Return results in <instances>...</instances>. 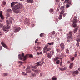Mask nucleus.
<instances>
[{
	"label": "nucleus",
	"instance_id": "f257e3e1",
	"mask_svg": "<svg viewBox=\"0 0 80 80\" xmlns=\"http://www.w3.org/2000/svg\"><path fill=\"white\" fill-rule=\"evenodd\" d=\"M16 2H12L11 3V7L12 8V10L15 13H19L20 11L19 10V8H22L23 7V5L21 4H18L14 6H13L14 5H15Z\"/></svg>",
	"mask_w": 80,
	"mask_h": 80
},
{
	"label": "nucleus",
	"instance_id": "f03ea898",
	"mask_svg": "<svg viewBox=\"0 0 80 80\" xmlns=\"http://www.w3.org/2000/svg\"><path fill=\"white\" fill-rule=\"evenodd\" d=\"M28 57V55L27 54L26 55L24 56V53H22V54L18 55V58L20 59L21 60H23V61L26 60Z\"/></svg>",
	"mask_w": 80,
	"mask_h": 80
},
{
	"label": "nucleus",
	"instance_id": "7ed1b4c3",
	"mask_svg": "<svg viewBox=\"0 0 80 80\" xmlns=\"http://www.w3.org/2000/svg\"><path fill=\"white\" fill-rule=\"evenodd\" d=\"M44 60L43 59H42L39 62H37L35 63V66L38 67V66H42V65L44 63Z\"/></svg>",
	"mask_w": 80,
	"mask_h": 80
},
{
	"label": "nucleus",
	"instance_id": "20e7f679",
	"mask_svg": "<svg viewBox=\"0 0 80 80\" xmlns=\"http://www.w3.org/2000/svg\"><path fill=\"white\" fill-rule=\"evenodd\" d=\"M20 28L16 26L14 28L13 32L14 33H17L20 30Z\"/></svg>",
	"mask_w": 80,
	"mask_h": 80
},
{
	"label": "nucleus",
	"instance_id": "39448f33",
	"mask_svg": "<svg viewBox=\"0 0 80 80\" xmlns=\"http://www.w3.org/2000/svg\"><path fill=\"white\" fill-rule=\"evenodd\" d=\"M72 31H70V32H69L68 34V38H69V39H68V42H70V37L72 36Z\"/></svg>",
	"mask_w": 80,
	"mask_h": 80
},
{
	"label": "nucleus",
	"instance_id": "423d86ee",
	"mask_svg": "<svg viewBox=\"0 0 80 80\" xmlns=\"http://www.w3.org/2000/svg\"><path fill=\"white\" fill-rule=\"evenodd\" d=\"M10 28V27L9 26V25H7L6 27H5V26H4V27L2 28V30H4V31H7V30H6V29H9Z\"/></svg>",
	"mask_w": 80,
	"mask_h": 80
},
{
	"label": "nucleus",
	"instance_id": "0eeeda50",
	"mask_svg": "<svg viewBox=\"0 0 80 80\" xmlns=\"http://www.w3.org/2000/svg\"><path fill=\"white\" fill-rule=\"evenodd\" d=\"M50 50H51V48H46L44 50L43 53H47L48 51H50Z\"/></svg>",
	"mask_w": 80,
	"mask_h": 80
},
{
	"label": "nucleus",
	"instance_id": "6e6552de",
	"mask_svg": "<svg viewBox=\"0 0 80 80\" xmlns=\"http://www.w3.org/2000/svg\"><path fill=\"white\" fill-rule=\"evenodd\" d=\"M0 17L2 20H4L5 18L3 16V14H2V12L1 11H0Z\"/></svg>",
	"mask_w": 80,
	"mask_h": 80
},
{
	"label": "nucleus",
	"instance_id": "1a4fd4ad",
	"mask_svg": "<svg viewBox=\"0 0 80 80\" xmlns=\"http://www.w3.org/2000/svg\"><path fill=\"white\" fill-rule=\"evenodd\" d=\"M65 3H68L69 5H71L72 2L70 0H65L64 1Z\"/></svg>",
	"mask_w": 80,
	"mask_h": 80
},
{
	"label": "nucleus",
	"instance_id": "9d476101",
	"mask_svg": "<svg viewBox=\"0 0 80 80\" xmlns=\"http://www.w3.org/2000/svg\"><path fill=\"white\" fill-rule=\"evenodd\" d=\"M29 20L28 19L26 18L25 19L24 21V24H25L26 25H27V24H28V23H29Z\"/></svg>",
	"mask_w": 80,
	"mask_h": 80
},
{
	"label": "nucleus",
	"instance_id": "9b49d317",
	"mask_svg": "<svg viewBox=\"0 0 80 80\" xmlns=\"http://www.w3.org/2000/svg\"><path fill=\"white\" fill-rule=\"evenodd\" d=\"M60 47L61 48V51H62V50H63L64 49V44L63 43H61L60 44Z\"/></svg>",
	"mask_w": 80,
	"mask_h": 80
},
{
	"label": "nucleus",
	"instance_id": "f8f14e48",
	"mask_svg": "<svg viewBox=\"0 0 80 80\" xmlns=\"http://www.w3.org/2000/svg\"><path fill=\"white\" fill-rule=\"evenodd\" d=\"M1 44L2 46L4 47V48H6V49L8 48V47H7V45H6L3 43V42H2Z\"/></svg>",
	"mask_w": 80,
	"mask_h": 80
},
{
	"label": "nucleus",
	"instance_id": "ddd939ff",
	"mask_svg": "<svg viewBox=\"0 0 80 80\" xmlns=\"http://www.w3.org/2000/svg\"><path fill=\"white\" fill-rule=\"evenodd\" d=\"M41 50V48L39 47H37L35 48V50H36L37 52H38Z\"/></svg>",
	"mask_w": 80,
	"mask_h": 80
},
{
	"label": "nucleus",
	"instance_id": "4468645a",
	"mask_svg": "<svg viewBox=\"0 0 80 80\" xmlns=\"http://www.w3.org/2000/svg\"><path fill=\"white\" fill-rule=\"evenodd\" d=\"M73 63L72 62H71L70 64L69 68H70V69H72V68H73Z\"/></svg>",
	"mask_w": 80,
	"mask_h": 80
},
{
	"label": "nucleus",
	"instance_id": "2eb2a0df",
	"mask_svg": "<svg viewBox=\"0 0 80 80\" xmlns=\"http://www.w3.org/2000/svg\"><path fill=\"white\" fill-rule=\"evenodd\" d=\"M32 71H34V72H35L37 73H39V72H40V70H39L36 69L34 70V69H32Z\"/></svg>",
	"mask_w": 80,
	"mask_h": 80
},
{
	"label": "nucleus",
	"instance_id": "dca6fc26",
	"mask_svg": "<svg viewBox=\"0 0 80 80\" xmlns=\"http://www.w3.org/2000/svg\"><path fill=\"white\" fill-rule=\"evenodd\" d=\"M27 2L29 3H32L33 2V0H27Z\"/></svg>",
	"mask_w": 80,
	"mask_h": 80
},
{
	"label": "nucleus",
	"instance_id": "f3484780",
	"mask_svg": "<svg viewBox=\"0 0 80 80\" xmlns=\"http://www.w3.org/2000/svg\"><path fill=\"white\" fill-rule=\"evenodd\" d=\"M72 74H73V75H75L76 74H78V71L77 70L74 71L73 72Z\"/></svg>",
	"mask_w": 80,
	"mask_h": 80
},
{
	"label": "nucleus",
	"instance_id": "a211bd4d",
	"mask_svg": "<svg viewBox=\"0 0 80 80\" xmlns=\"http://www.w3.org/2000/svg\"><path fill=\"white\" fill-rule=\"evenodd\" d=\"M72 22H73V24H75L77 22V20L76 19H74L73 20Z\"/></svg>",
	"mask_w": 80,
	"mask_h": 80
},
{
	"label": "nucleus",
	"instance_id": "6ab92c4d",
	"mask_svg": "<svg viewBox=\"0 0 80 80\" xmlns=\"http://www.w3.org/2000/svg\"><path fill=\"white\" fill-rule=\"evenodd\" d=\"M47 55L48 57V58H51L52 57V54H51L49 53H48Z\"/></svg>",
	"mask_w": 80,
	"mask_h": 80
},
{
	"label": "nucleus",
	"instance_id": "aec40b11",
	"mask_svg": "<svg viewBox=\"0 0 80 80\" xmlns=\"http://www.w3.org/2000/svg\"><path fill=\"white\" fill-rule=\"evenodd\" d=\"M60 10H62V11H63L64 10V8H65V7L64 6H62L61 8H60Z\"/></svg>",
	"mask_w": 80,
	"mask_h": 80
},
{
	"label": "nucleus",
	"instance_id": "412c9836",
	"mask_svg": "<svg viewBox=\"0 0 80 80\" xmlns=\"http://www.w3.org/2000/svg\"><path fill=\"white\" fill-rule=\"evenodd\" d=\"M72 25L73 28H75V27H76L77 28H78V27L77 26V24H72Z\"/></svg>",
	"mask_w": 80,
	"mask_h": 80
},
{
	"label": "nucleus",
	"instance_id": "4be33fe9",
	"mask_svg": "<svg viewBox=\"0 0 80 80\" xmlns=\"http://www.w3.org/2000/svg\"><path fill=\"white\" fill-rule=\"evenodd\" d=\"M31 68H35V69L37 68V67H36V66H31Z\"/></svg>",
	"mask_w": 80,
	"mask_h": 80
},
{
	"label": "nucleus",
	"instance_id": "5701e85b",
	"mask_svg": "<svg viewBox=\"0 0 80 80\" xmlns=\"http://www.w3.org/2000/svg\"><path fill=\"white\" fill-rule=\"evenodd\" d=\"M18 62V63H20V65H19V67H20V66H21V65H22V62L20 61H19Z\"/></svg>",
	"mask_w": 80,
	"mask_h": 80
},
{
	"label": "nucleus",
	"instance_id": "b1692460",
	"mask_svg": "<svg viewBox=\"0 0 80 80\" xmlns=\"http://www.w3.org/2000/svg\"><path fill=\"white\" fill-rule=\"evenodd\" d=\"M77 30H78V28H75L74 30V32L75 33H76L77 32Z\"/></svg>",
	"mask_w": 80,
	"mask_h": 80
},
{
	"label": "nucleus",
	"instance_id": "393cba45",
	"mask_svg": "<svg viewBox=\"0 0 80 80\" xmlns=\"http://www.w3.org/2000/svg\"><path fill=\"white\" fill-rule=\"evenodd\" d=\"M58 18L59 20H61L62 18V15H59Z\"/></svg>",
	"mask_w": 80,
	"mask_h": 80
},
{
	"label": "nucleus",
	"instance_id": "a878e982",
	"mask_svg": "<svg viewBox=\"0 0 80 80\" xmlns=\"http://www.w3.org/2000/svg\"><path fill=\"white\" fill-rule=\"evenodd\" d=\"M74 59H75V57H72V58H70V60H71V61H73Z\"/></svg>",
	"mask_w": 80,
	"mask_h": 80
},
{
	"label": "nucleus",
	"instance_id": "bb28decb",
	"mask_svg": "<svg viewBox=\"0 0 80 80\" xmlns=\"http://www.w3.org/2000/svg\"><path fill=\"white\" fill-rule=\"evenodd\" d=\"M53 9H50L49 10V12L50 13H53Z\"/></svg>",
	"mask_w": 80,
	"mask_h": 80
},
{
	"label": "nucleus",
	"instance_id": "cd10ccee",
	"mask_svg": "<svg viewBox=\"0 0 80 80\" xmlns=\"http://www.w3.org/2000/svg\"><path fill=\"white\" fill-rule=\"evenodd\" d=\"M58 59H59V58L58 57H56L54 58V61H57V60H58Z\"/></svg>",
	"mask_w": 80,
	"mask_h": 80
},
{
	"label": "nucleus",
	"instance_id": "c85d7f7f",
	"mask_svg": "<svg viewBox=\"0 0 80 80\" xmlns=\"http://www.w3.org/2000/svg\"><path fill=\"white\" fill-rule=\"evenodd\" d=\"M8 12H10V13H12V11L11 9H9L8 10Z\"/></svg>",
	"mask_w": 80,
	"mask_h": 80
},
{
	"label": "nucleus",
	"instance_id": "c756f323",
	"mask_svg": "<svg viewBox=\"0 0 80 80\" xmlns=\"http://www.w3.org/2000/svg\"><path fill=\"white\" fill-rule=\"evenodd\" d=\"M74 56L75 57H77V53L76 52L75 54H74Z\"/></svg>",
	"mask_w": 80,
	"mask_h": 80
},
{
	"label": "nucleus",
	"instance_id": "7c9ffc66",
	"mask_svg": "<svg viewBox=\"0 0 80 80\" xmlns=\"http://www.w3.org/2000/svg\"><path fill=\"white\" fill-rule=\"evenodd\" d=\"M80 38H79V39H76L77 43H80Z\"/></svg>",
	"mask_w": 80,
	"mask_h": 80
},
{
	"label": "nucleus",
	"instance_id": "2f4dec72",
	"mask_svg": "<svg viewBox=\"0 0 80 80\" xmlns=\"http://www.w3.org/2000/svg\"><path fill=\"white\" fill-rule=\"evenodd\" d=\"M31 75L32 77H35V76H36V74H35V73H32Z\"/></svg>",
	"mask_w": 80,
	"mask_h": 80
},
{
	"label": "nucleus",
	"instance_id": "473e14b6",
	"mask_svg": "<svg viewBox=\"0 0 80 80\" xmlns=\"http://www.w3.org/2000/svg\"><path fill=\"white\" fill-rule=\"evenodd\" d=\"M38 55H41L42 54V52H38L37 53Z\"/></svg>",
	"mask_w": 80,
	"mask_h": 80
},
{
	"label": "nucleus",
	"instance_id": "72a5a7b5",
	"mask_svg": "<svg viewBox=\"0 0 80 80\" xmlns=\"http://www.w3.org/2000/svg\"><path fill=\"white\" fill-rule=\"evenodd\" d=\"M6 22L8 25H10V22L8 20L6 21Z\"/></svg>",
	"mask_w": 80,
	"mask_h": 80
},
{
	"label": "nucleus",
	"instance_id": "f704fd0d",
	"mask_svg": "<svg viewBox=\"0 0 80 80\" xmlns=\"http://www.w3.org/2000/svg\"><path fill=\"white\" fill-rule=\"evenodd\" d=\"M44 35V33H42L40 35V37H43V36Z\"/></svg>",
	"mask_w": 80,
	"mask_h": 80
},
{
	"label": "nucleus",
	"instance_id": "c9c22d12",
	"mask_svg": "<svg viewBox=\"0 0 80 80\" xmlns=\"http://www.w3.org/2000/svg\"><path fill=\"white\" fill-rule=\"evenodd\" d=\"M64 12H65L63 11H61L60 13V15H62V14H63V13H64Z\"/></svg>",
	"mask_w": 80,
	"mask_h": 80
},
{
	"label": "nucleus",
	"instance_id": "e433bc0d",
	"mask_svg": "<svg viewBox=\"0 0 80 80\" xmlns=\"http://www.w3.org/2000/svg\"><path fill=\"white\" fill-rule=\"evenodd\" d=\"M70 7V5L68 4H67L66 5V8H68V7Z\"/></svg>",
	"mask_w": 80,
	"mask_h": 80
},
{
	"label": "nucleus",
	"instance_id": "4c0bfd02",
	"mask_svg": "<svg viewBox=\"0 0 80 80\" xmlns=\"http://www.w3.org/2000/svg\"><path fill=\"white\" fill-rule=\"evenodd\" d=\"M48 45H53V42H52L51 43H48Z\"/></svg>",
	"mask_w": 80,
	"mask_h": 80
},
{
	"label": "nucleus",
	"instance_id": "58836bf2",
	"mask_svg": "<svg viewBox=\"0 0 80 80\" xmlns=\"http://www.w3.org/2000/svg\"><path fill=\"white\" fill-rule=\"evenodd\" d=\"M31 72V71L30 70H27L26 71V72H27V73H30Z\"/></svg>",
	"mask_w": 80,
	"mask_h": 80
},
{
	"label": "nucleus",
	"instance_id": "ea45409f",
	"mask_svg": "<svg viewBox=\"0 0 80 80\" xmlns=\"http://www.w3.org/2000/svg\"><path fill=\"white\" fill-rule=\"evenodd\" d=\"M22 75H27V74L24 72H22Z\"/></svg>",
	"mask_w": 80,
	"mask_h": 80
},
{
	"label": "nucleus",
	"instance_id": "a19ab883",
	"mask_svg": "<svg viewBox=\"0 0 80 80\" xmlns=\"http://www.w3.org/2000/svg\"><path fill=\"white\" fill-rule=\"evenodd\" d=\"M60 63V60H58L56 61V64H58Z\"/></svg>",
	"mask_w": 80,
	"mask_h": 80
},
{
	"label": "nucleus",
	"instance_id": "79ce46f5",
	"mask_svg": "<svg viewBox=\"0 0 80 80\" xmlns=\"http://www.w3.org/2000/svg\"><path fill=\"white\" fill-rule=\"evenodd\" d=\"M80 45V43H77L76 44V46L77 47H79V45Z\"/></svg>",
	"mask_w": 80,
	"mask_h": 80
},
{
	"label": "nucleus",
	"instance_id": "37998d69",
	"mask_svg": "<svg viewBox=\"0 0 80 80\" xmlns=\"http://www.w3.org/2000/svg\"><path fill=\"white\" fill-rule=\"evenodd\" d=\"M3 75H4V76H8V74H7V73H4L3 74Z\"/></svg>",
	"mask_w": 80,
	"mask_h": 80
},
{
	"label": "nucleus",
	"instance_id": "c03bdc74",
	"mask_svg": "<svg viewBox=\"0 0 80 80\" xmlns=\"http://www.w3.org/2000/svg\"><path fill=\"white\" fill-rule=\"evenodd\" d=\"M38 41V39H36L35 41V43H37Z\"/></svg>",
	"mask_w": 80,
	"mask_h": 80
},
{
	"label": "nucleus",
	"instance_id": "a18cd8bd",
	"mask_svg": "<svg viewBox=\"0 0 80 80\" xmlns=\"http://www.w3.org/2000/svg\"><path fill=\"white\" fill-rule=\"evenodd\" d=\"M7 18H8V17H10V14H7Z\"/></svg>",
	"mask_w": 80,
	"mask_h": 80
},
{
	"label": "nucleus",
	"instance_id": "49530a36",
	"mask_svg": "<svg viewBox=\"0 0 80 80\" xmlns=\"http://www.w3.org/2000/svg\"><path fill=\"white\" fill-rule=\"evenodd\" d=\"M59 69H60V70H61L62 71H63V68L60 67L59 68Z\"/></svg>",
	"mask_w": 80,
	"mask_h": 80
},
{
	"label": "nucleus",
	"instance_id": "de8ad7c7",
	"mask_svg": "<svg viewBox=\"0 0 80 80\" xmlns=\"http://www.w3.org/2000/svg\"><path fill=\"white\" fill-rule=\"evenodd\" d=\"M52 34L51 35H54V34H55V31H53L52 32Z\"/></svg>",
	"mask_w": 80,
	"mask_h": 80
},
{
	"label": "nucleus",
	"instance_id": "09e8293b",
	"mask_svg": "<svg viewBox=\"0 0 80 80\" xmlns=\"http://www.w3.org/2000/svg\"><path fill=\"white\" fill-rule=\"evenodd\" d=\"M48 44L46 45L45 46V48H48Z\"/></svg>",
	"mask_w": 80,
	"mask_h": 80
},
{
	"label": "nucleus",
	"instance_id": "8fccbe9b",
	"mask_svg": "<svg viewBox=\"0 0 80 80\" xmlns=\"http://www.w3.org/2000/svg\"><path fill=\"white\" fill-rule=\"evenodd\" d=\"M67 15V13H65L64 14H63V17H65V16H66V15Z\"/></svg>",
	"mask_w": 80,
	"mask_h": 80
},
{
	"label": "nucleus",
	"instance_id": "3c124183",
	"mask_svg": "<svg viewBox=\"0 0 80 80\" xmlns=\"http://www.w3.org/2000/svg\"><path fill=\"white\" fill-rule=\"evenodd\" d=\"M66 52L67 53H69V50H68V49H66Z\"/></svg>",
	"mask_w": 80,
	"mask_h": 80
},
{
	"label": "nucleus",
	"instance_id": "603ef678",
	"mask_svg": "<svg viewBox=\"0 0 80 80\" xmlns=\"http://www.w3.org/2000/svg\"><path fill=\"white\" fill-rule=\"evenodd\" d=\"M2 3L4 5H5L6 4V2L4 1H3L2 2Z\"/></svg>",
	"mask_w": 80,
	"mask_h": 80
},
{
	"label": "nucleus",
	"instance_id": "864d4df0",
	"mask_svg": "<svg viewBox=\"0 0 80 80\" xmlns=\"http://www.w3.org/2000/svg\"><path fill=\"white\" fill-rule=\"evenodd\" d=\"M2 26H3V24L0 23V28L2 27Z\"/></svg>",
	"mask_w": 80,
	"mask_h": 80
},
{
	"label": "nucleus",
	"instance_id": "5fc2aeb1",
	"mask_svg": "<svg viewBox=\"0 0 80 80\" xmlns=\"http://www.w3.org/2000/svg\"><path fill=\"white\" fill-rule=\"evenodd\" d=\"M63 71L67 69V68L66 67L63 68Z\"/></svg>",
	"mask_w": 80,
	"mask_h": 80
},
{
	"label": "nucleus",
	"instance_id": "6e6d98bb",
	"mask_svg": "<svg viewBox=\"0 0 80 80\" xmlns=\"http://www.w3.org/2000/svg\"><path fill=\"white\" fill-rule=\"evenodd\" d=\"M2 47L1 46H0V50H2Z\"/></svg>",
	"mask_w": 80,
	"mask_h": 80
},
{
	"label": "nucleus",
	"instance_id": "4d7b16f0",
	"mask_svg": "<svg viewBox=\"0 0 80 80\" xmlns=\"http://www.w3.org/2000/svg\"><path fill=\"white\" fill-rule=\"evenodd\" d=\"M29 57H33V56L32 54H30L29 55Z\"/></svg>",
	"mask_w": 80,
	"mask_h": 80
},
{
	"label": "nucleus",
	"instance_id": "13d9d810",
	"mask_svg": "<svg viewBox=\"0 0 80 80\" xmlns=\"http://www.w3.org/2000/svg\"><path fill=\"white\" fill-rule=\"evenodd\" d=\"M70 63V61H68L67 62V63L68 64V63Z\"/></svg>",
	"mask_w": 80,
	"mask_h": 80
},
{
	"label": "nucleus",
	"instance_id": "bf43d9fd",
	"mask_svg": "<svg viewBox=\"0 0 80 80\" xmlns=\"http://www.w3.org/2000/svg\"><path fill=\"white\" fill-rule=\"evenodd\" d=\"M27 68H28V69H30V67L28 66H27Z\"/></svg>",
	"mask_w": 80,
	"mask_h": 80
},
{
	"label": "nucleus",
	"instance_id": "052dcab7",
	"mask_svg": "<svg viewBox=\"0 0 80 80\" xmlns=\"http://www.w3.org/2000/svg\"><path fill=\"white\" fill-rule=\"evenodd\" d=\"M42 76V73H40V76L41 77Z\"/></svg>",
	"mask_w": 80,
	"mask_h": 80
},
{
	"label": "nucleus",
	"instance_id": "680f3d73",
	"mask_svg": "<svg viewBox=\"0 0 80 80\" xmlns=\"http://www.w3.org/2000/svg\"><path fill=\"white\" fill-rule=\"evenodd\" d=\"M57 52H59L60 51V49H58L57 50Z\"/></svg>",
	"mask_w": 80,
	"mask_h": 80
},
{
	"label": "nucleus",
	"instance_id": "e2e57ef3",
	"mask_svg": "<svg viewBox=\"0 0 80 80\" xmlns=\"http://www.w3.org/2000/svg\"><path fill=\"white\" fill-rule=\"evenodd\" d=\"M10 23H12V21H11V20H10Z\"/></svg>",
	"mask_w": 80,
	"mask_h": 80
},
{
	"label": "nucleus",
	"instance_id": "0e129e2a",
	"mask_svg": "<svg viewBox=\"0 0 80 80\" xmlns=\"http://www.w3.org/2000/svg\"><path fill=\"white\" fill-rule=\"evenodd\" d=\"M61 62H62V58L61 59Z\"/></svg>",
	"mask_w": 80,
	"mask_h": 80
},
{
	"label": "nucleus",
	"instance_id": "69168bd1",
	"mask_svg": "<svg viewBox=\"0 0 80 80\" xmlns=\"http://www.w3.org/2000/svg\"><path fill=\"white\" fill-rule=\"evenodd\" d=\"M59 31H62V29H59Z\"/></svg>",
	"mask_w": 80,
	"mask_h": 80
},
{
	"label": "nucleus",
	"instance_id": "338daca9",
	"mask_svg": "<svg viewBox=\"0 0 80 80\" xmlns=\"http://www.w3.org/2000/svg\"><path fill=\"white\" fill-rule=\"evenodd\" d=\"M57 10L58 11H59V9H58V8H57Z\"/></svg>",
	"mask_w": 80,
	"mask_h": 80
},
{
	"label": "nucleus",
	"instance_id": "774afa93",
	"mask_svg": "<svg viewBox=\"0 0 80 80\" xmlns=\"http://www.w3.org/2000/svg\"><path fill=\"white\" fill-rule=\"evenodd\" d=\"M2 35V33L0 32V36Z\"/></svg>",
	"mask_w": 80,
	"mask_h": 80
}]
</instances>
